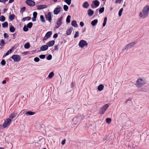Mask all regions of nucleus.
<instances>
[{
  "label": "nucleus",
  "mask_w": 149,
  "mask_h": 149,
  "mask_svg": "<svg viewBox=\"0 0 149 149\" xmlns=\"http://www.w3.org/2000/svg\"><path fill=\"white\" fill-rule=\"evenodd\" d=\"M136 86L138 87H141L143 85L142 79L141 78L138 79L136 81Z\"/></svg>",
  "instance_id": "39448f33"
},
{
  "label": "nucleus",
  "mask_w": 149,
  "mask_h": 149,
  "mask_svg": "<svg viewBox=\"0 0 149 149\" xmlns=\"http://www.w3.org/2000/svg\"><path fill=\"white\" fill-rule=\"evenodd\" d=\"M58 34L57 33H55L54 34L53 36V38H56L58 37Z\"/></svg>",
  "instance_id": "4d7b16f0"
},
{
  "label": "nucleus",
  "mask_w": 149,
  "mask_h": 149,
  "mask_svg": "<svg viewBox=\"0 0 149 149\" xmlns=\"http://www.w3.org/2000/svg\"><path fill=\"white\" fill-rule=\"evenodd\" d=\"M79 32L78 31L75 32V33L74 36V38H76L79 36Z\"/></svg>",
  "instance_id": "a19ab883"
},
{
  "label": "nucleus",
  "mask_w": 149,
  "mask_h": 149,
  "mask_svg": "<svg viewBox=\"0 0 149 149\" xmlns=\"http://www.w3.org/2000/svg\"><path fill=\"white\" fill-rule=\"evenodd\" d=\"M39 57L40 58L43 59L45 58V55L44 54H41L40 55Z\"/></svg>",
  "instance_id": "09e8293b"
},
{
  "label": "nucleus",
  "mask_w": 149,
  "mask_h": 149,
  "mask_svg": "<svg viewBox=\"0 0 149 149\" xmlns=\"http://www.w3.org/2000/svg\"><path fill=\"white\" fill-rule=\"evenodd\" d=\"M52 58V55L50 54L47 57V59L48 60H51Z\"/></svg>",
  "instance_id": "ea45409f"
},
{
  "label": "nucleus",
  "mask_w": 149,
  "mask_h": 149,
  "mask_svg": "<svg viewBox=\"0 0 149 149\" xmlns=\"http://www.w3.org/2000/svg\"><path fill=\"white\" fill-rule=\"evenodd\" d=\"M25 18H26V20L27 21H29L31 19V17L29 16H28L26 17H25Z\"/></svg>",
  "instance_id": "13d9d810"
},
{
  "label": "nucleus",
  "mask_w": 149,
  "mask_h": 149,
  "mask_svg": "<svg viewBox=\"0 0 149 149\" xmlns=\"http://www.w3.org/2000/svg\"><path fill=\"white\" fill-rule=\"evenodd\" d=\"M59 47V45H58L54 46V50H57Z\"/></svg>",
  "instance_id": "de8ad7c7"
},
{
  "label": "nucleus",
  "mask_w": 149,
  "mask_h": 149,
  "mask_svg": "<svg viewBox=\"0 0 149 149\" xmlns=\"http://www.w3.org/2000/svg\"><path fill=\"white\" fill-rule=\"evenodd\" d=\"M61 8L59 6H57L55 8L54 10V13L55 15H57L61 11Z\"/></svg>",
  "instance_id": "1a4fd4ad"
},
{
  "label": "nucleus",
  "mask_w": 149,
  "mask_h": 149,
  "mask_svg": "<svg viewBox=\"0 0 149 149\" xmlns=\"http://www.w3.org/2000/svg\"><path fill=\"white\" fill-rule=\"evenodd\" d=\"M17 115V113H16L14 112H13L12 113L10 116L9 118L11 119H13L16 117Z\"/></svg>",
  "instance_id": "412c9836"
},
{
  "label": "nucleus",
  "mask_w": 149,
  "mask_h": 149,
  "mask_svg": "<svg viewBox=\"0 0 149 149\" xmlns=\"http://www.w3.org/2000/svg\"><path fill=\"white\" fill-rule=\"evenodd\" d=\"M63 9L65 11H67L68 9V7L67 5H65L63 6Z\"/></svg>",
  "instance_id": "37998d69"
},
{
  "label": "nucleus",
  "mask_w": 149,
  "mask_h": 149,
  "mask_svg": "<svg viewBox=\"0 0 149 149\" xmlns=\"http://www.w3.org/2000/svg\"><path fill=\"white\" fill-rule=\"evenodd\" d=\"M47 5H37L36 7L38 10H41L47 8Z\"/></svg>",
  "instance_id": "f8f14e48"
},
{
  "label": "nucleus",
  "mask_w": 149,
  "mask_h": 149,
  "mask_svg": "<svg viewBox=\"0 0 149 149\" xmlns=\"http://www.w3.org/2000/svg\"><path fill=\"white\" fill-rule=\"evenodd\" d=\"M123 10V8H121L119 11L118 12V15L119 17L121 16L122 12Z\"/></svg>",
  "instance_id": "e433bc0d"
},
{
  "label": "nucleus",
  "mask_w": 149,
  "mask_h": 149,
  "mask_svg": "<svg viewBox=\"0 0 149 149\" xmlns=\"http://www.w3.org/2000/svg\"><path fill=\"white\" fill-rule=\"evenodd\" d=\"M63 19V17H61L57 21L56 23L57 24L55 26V28L56 29H58L61 25L63 24L62 21Z\"/></svg>",
  "instance_id": "20e7f679"
},
{
  "label": "nucleus",
  "mask_w": 149,
  "mask_h": 149,
  "mask_svg": "<svg viewBox=\"0 0 149 149\" xmlns=\"http://www.w3.org/2000/svg\"><path fill=\"white\" fill-rule=\"evenodd\" d=\"M11 122V120L10 118H7L5 120L3 125V127L5 128L8 127L10 125Z\"/></svg>",
  "instance_id": "7ed1b4c3"
},
{
  "label": "nucleus",
  "mask_w": 149,
  "mask_h": 149,
  "mask_svg": "<svg viewBox=\"0 0 149 149\" xmlns=\"http://www.w3.org/2000/svg\"><path fill=\"white\" fill-rule=\"evenodd\" d=\"M36 17L33 16L32 18V19L33 22H35L36 20Z\"/></svg>",
  "instance_id": "e2e57ef3"
},
{
  "label": "nucleus",
  "mask_w": 149,
  "mask_h": 149,
  "mask_svg": "<svg viewBox=\"0 0 149 149\" xmlns=\"http://www.w3.org/2000/svg\"><path fill=\"white\" fill-rule=\"evenodd\" d=\"M87 45L86 41L84 40H80L79 44V45L81 48L85 46H87Z\"/></svg>",
  "instance_id": "0eeeda50"
},
{
  "label": "nucleus",
  "mask_w": 149,
  "mask_h": 149,
  "mask_svg": "<svg viewBox=\"0 0 149 149\" xmlns=\"http://www.w3.org/2000/svg\"><path fill=\"white\" fill-rule=\"evenodd\" d=\"M98 22L97 19H95L92 21L91 22V24L93 26H96Z\"/></svg>",
  "instance_id": "aec40b11"
},
{
  "label": "nucleus",
  "mask_w": 149,
  "mask_h": 149,
  "mask_svg": "<svg viewBox=\"0 0 149 149\" xmlns=\"http://www.w3.org/2000/svg\"><path fill=\"white\" fill-rule=\"evenodd\" d=\"M126 116H127L126 114V113H121V114L120 115V116L121 117H126Z\"/></svg>",
  "instance_id": "603ef678"
},
{
  "label": "nucleus",
  "mask_w": 149,
  "mask_h": 149,
  "mask_svg": "<svg viewBox=\"0 0 149 149\" xmlns=\"http://www.w3.org/2000/svg\"><path fill=\"white\" fill-rule=\"evenodd\" d=\"M64 1L69 5L71 3V0H64Z\"/></svg>",
  "instance_id": "58836bf2"
},
{
  "label": "nucleus",
  "mask_w": 149,
  "mask_h": 149,
  "mask_svg": "<svg viewBox=\"0 0 149 149\" xmlns=\"http://www.w3.org/2000/svg\"><path fill=\"white\" fill-rule=\"evenodd\" d=\"M30 47V44L29 42H27L24 45V47L25 49H29Z\"/></svg>",
  "instance_id": "cd10ccee"
},
{
  "label": "nucleus",
  "mask_w": 149,
  "mask_h": 149,
  "mask_svg": "<svg viewBox=\"0 0 149 149\" xmlns=\"http://www.w3.org/2000/svg\"><path fill=\"white\" fill-rule=\"evenodd\" d=\"M28 28L26 25H25L23 28V31L25 32L29 30Z\"/></svg>",
  "instance_id": "72a5a7b5"
},
{
  "label": "nucleus",
  "mask_w": 149,
  "mask_h": 149,
  "mask_svg": "<svg viewBox=\"0 0 149 149\" xmlns=\"http://www.w3.org/2000/svg\"><path fill=\"white\" fill-rule=\"evenodd\" d=\"M89 6V4L87 1H85L82 5V7L85 8H87Z\"/></svg>",
  "instance_id": "dca6fc26"
},
{
  "label": "nucleus",
  "mask_w": 149,
  "mask_h": 149,
  "mask_svg": "<svg viewBox=\"0 0 149 149\" xmlns=\"http://www.w3.org/2000/svg\"><path fill=\"white\" fill-rule=\"evenodd\" d=\"M15 28L12 25L10 27V31L11 32H14L15 31Z\"/></svg>",
  "instance_id": "393cba45"
},
{
  "label": "nucleus",
  "mask_w": 149,
  "mask_h": 149,
  "mask_svg": "<svg viewBox=\"0 0 149 149\" xmlns=\"http://www.w3.org/2000/svg\"><path fill=\"white\" fill-rule=\"evenodd\" d=\"M48 46L47 45H43L40 47V49L42 51H45L48 49Z\"/></svg>",
  "instance_id": "ddd939ff"
},
{
  "label": "nucleus",
  "mask_w": 149,
  "mask_h": 149,
  "mask_svg": "<svg viewBox=\"0 0 149 149\" xmlns=\"http://www.w3.org/2000/svg\"><path fill=\"white\" fill-rule=\"evenodd\" d=\"M6 80H3L2 82V83L3 84H5L6 83Z\"/></svg>",
  "instance_id": "338daca9"
},
{
  "label": "nucleus",
  "mask_w": 149,
  "mask_h": 149,
  "mask_svg": "<svg viewBox=\"0 0 149 149\" xmlns=\"http://www.w3.org/2000/svg\"><path fill=\"white\" fill-rule=\"evenodd\" d=\"M40 60V59L38 57H37L35 58L34 59V61L35 62H39V61Z\"/></svg>",
  "instance_id": "49530a36"
},
{
  "label": "nucleus",
  "mask_w": 149,
  "mask_h": 149,
  "mask_svg": "<svg viewBox=\"0 0 149 149\" xmlns=\"http://www.w3.org/2000/svg\"><path fill=\"white\" fill-rule=\"evenodd\" d=\"M5 43L4 40L3 39L1 41V43L0 44L2 46L5 44Z\"/></svg>",
  "instance_id": "3c124183"
},
{
  "label": "nucleus",
  "mask_w": 149,
  "mask_h": 149,
  "mask_svg": "<svg viewBox=\"0 0 149 149\" xmlns=\"http://www.w3.org/2000/svg\"><path fill=\"white\" fill-rule=\"evenodd\" d=\"M122 0H116V3H120Z\"/></svg>",
  "instance_id": "5fc2aeb1"
},
{
  "label": "nucleus",
  "mask_w": 149,
  "mask_h": 149,
  "mask_svg": "<svg viewBox=\"0 0 149 149\" xmlns=\"http://www.w3.org/2000/svg\"><path fill=\"white\" fill-rule=\"evenodd\" d=\"M6 64V61L4 59L2 60L1 62V64L2 65H4Z\"/></svg>",
  "instance_id": "8fccbe9b"
},
{
  "label": "nucleus",
  "mask_w": 149,
  "mask_h": 149,
  "mask_svg": "<svg viewBox=\"0 0 149 149\" xmlns=\"http://www.w3.org/2000/svg\"><path fill=\"white\" fill-rule=\"evenodd\" d=\"M54 73L53 72H52L49 74L48 77L49 79H51L53 77V76H54Z\"/></svg>",
  "instance_id": "7c9ffc66"
},
{
  "label": "nucleus",
  "mask_w": 149,
  "mask_h": 149,
  "mask_svg": "<svg viewBox=\"0 0 149 149\" xmlns=\"http://www.w3.org/2000/svg\"><path fill=\"white\" fill-rule=\"evenodd\" d=\"M5 18L4 16L2 15L0 17V21L2 22H3L5 21Z\"/></svg>",
  "instance_id": "f704fd0d"
},
{
  "label": "nucleus",
  "mask_w": 149,
  "mask_h": 149,
  "mask_svg": "<svg viewBox=\"0 0 149 149\" xmlns=\"http://www.w3.org/2000/svg\"><path fill=\"white\" fill-rule=\"evenodd\" d=\"M12 50L11 49H9V50H8L7 52L6 53V54H4L3 56V58L7 56H8L9 55L10 53L12 52Z\"/></svg>",
  "instance_id": "a878e982"
},
{
  "label": "nucleus",
  "mask_w": 149,
  "mask_h": 149,
  "mask_svg": "<svg viewBox=\"0 0 149 149\" xmlns=\"http://www.w3.org/2000/svg\"><path fill=\"white\" fill-rule=\"evenodd\" d=\"M67 111L68 112H74V110L72 108H70L67 109Z\"/></svg>",
  "instance_id": "c03bdc74"
},
{
  "label": "nucleus",
  "mask_w": 149,
  "mask_h": 149,
  "mask_svg": "<svg viewBox=\"0 0 149 149\" xmlns=\"http://www.w3.org/2000/svg\"><path fill=\"white\" fill-rule=\"evenodd\" d=\"M26 19L25 18V17L23 18L22 19V22H24L26 21Z\"/></svg>",
  "instance_id": "774afa93"
},
{
  "label": "nucleus",
  "mask_w": 149,
  "mask_h": 149,
  "mask_svg": "<svg viewBox=\"0 0 149 149\" xmlns=\"http://www.w3.org/2000/svg\"><path fill=\"white\" fill-rule=\"evenodd\" d=\"M55 42V41L54 40H52L47 42V45L48 46V47H51L54 45Z\"/></svg>",
  "instance_id": "4468645a"
},
{
  "label": "nucleus",
  "mask_w": 149,
  "mask_h": 149,
  "mask_svg": "<svg viewBox=\"0 0 149 149\" xmlns=\"http://www.w3.org/2000/svg\"><path fill=\"white\" fill-rule=\"evenodd\" d=\"M65 143V139H63L61 142V143L62 145H64Z\"/></svg>",
  "instance_id": "052dcab7"
},
{
  "label": "nucleus",
  "mask_w": 149,
  "mask_h": 149,
  "mask_svg": "<svg viewBox=\"0 0 149 149\" xmlns=\"http://www.w3.org/2000/svg\"><path fill=\"white\" fill-rule=\"evenodd\" d=\"M71 18V16L70 15H68L66 19V22L67 23H69L70 22V18Z\"/></svg>",
  "instance_id": "c85d7f7f"
},
{
  "label": "nucleus",
  "mask_w": 149,
  "mask_h": 149,
  "mask_svg": "<svg viewBox=\"0 0 149 149\" xmlns=\"http://www.w3.org/2000/svg\"><path fill=\"white\" fill-rule=\"evenodd\" d=\"M51 13L49 12L47 14L45 15V17L47 20H48L50 22H51L52 20L51 17Z\"/></svg>",
  "instance_id": "6e6552de"
},
{
  "label": "nucleus",
  "mask_w": 149,
  "mask_h": 149,
  "mask_svg": "<svg viewBox=\"0 0 149 149\" xmlns=\"http://www.w3.org/2000/svg\"><path fill=\"white\" fill-rule=\"evenodd\" d=\"M149 13V6H145L142 11L139 14V16L142 18H145L147 17Z\"/></svg>",
  "instance_id": "f257e3e1"
},
{
  "label": "nucleus",
  "mask_w": 149,
  "mask_h": 149,
  "mask_svg": "<svg viewBox=\"0 0 149 149\" xmlns=\"http://www.w3.org/2000/svg\"><path fill=\"white\" fill-rule=\"evenodd\" d=\"M35 112L31 111H26L25 113L26 114L27 116L32 115L35 114Z\"/></svg>",
  "instance_id": "4be33fe9"
},
{
  "label": "nucleus",
  "mask_w": 149,
  "mask_h": 149,
  "mask_svg": "<svg viewBox=\"0 0 149 149\" xmlns=\"http://www.w3.org/2000/svg\"><path fill=\"white\" fill-rule=\"evenodd\" d=\"M33 25V23L31 22H30L28 23L26 26L29 28L30 29L32 27Z\"/></svg>",
  "instance_id": "473e14b6"
},
{
  "label": "nucleus",
  "mask_w": 149,
  "mask_h": 149,
  "mask_svg": "<svg viewBox=\"0 0 149 149\" xmlns=\"http://www.w3.org/2000/svg\"><path fill=\"white\" fill-rule=\"evenodd\" d=\"M48 39V38H47V37H45V36L44 37V38L43 39V41H44V40H46Z\"/></svg>",
  "instance_id": "69168bd1"
},
{
  "label": "nucleus",
  "mask_w": 149,
  "mask_h": 149,
  "mask_svg": "<svg viewBox=\"0 0 149 149\" xmlns=\"http://www.w3.org/2000/svg\"><path fill=\"white\" fill-rule=\"evenodd\" d=\"M136 44V42H135L130 43L126 45V48H131L134 47Z\"/></svg>",
  "instance_id": "9b49d317"
},
{
  "label": "nucleus",
  "mask_w": 149,
  "mask_h": 149,
  "mask_svg": "<svg viewBox=\"0 0 149 149\" xmlns=\"http://www.w3.org/2000/svg\"><path fill=\"white\" fill-rule=\"evenodd\" d=\"M11 58L14 60L15 62H19L21 60L20 56L17 54L13 55Z\"/></svg>",
  "instance_id": "423d86ee"
},
{
  "label": "nucleus",
  "mask_w": 149,
  "mask_h": 149,
  "mask_svg": "<svg viewBox=\"0 0 149 149\" xmlns=\"http://www.w3.org/2000/svg\"><path fill=\"white\" fill-rule=\"evenodd\" d=\"M109 107L108 104H107L103 105L100 109L99 113L101 115L103 114Z\"/></svg>",
  "instance_id": "f03ea898"
},
{
  "label": "nucleus",
  "mask_w": 149,
  "mask_h": 149,
  "mask_svg": "<svg viewBox=\"0 0 149 149\" xmlns=\"http://www.w3.org/2000/svg\"><path fill=\"white\" fill-rule=\"evenodd\" d=\"M15 17V15L14 14L10 15L9 16V19L10 21L13 20Z\"/></svg>",
  "instance_id": "bb28decb"
},
{
  "label": "nucleus",
  "mask_w": 149,
  "mask_h": 149,
  "mask_svg": "<svg viewBox=\"0 0 149 149\" xmlns=\"http://www.w3.org/2000/svg\"><path fill=\"white\" fill-rule=\"evenodd\" d=\"M71 24L72 26L74 27H77V24L76 21L75 20H73L72 21Z\"/></svg>",
  "instance_id": "b1692460"
},
{
  "label": "nucleus",
  "mask_w": 149,
  "mask_h": 149,
  "mask_svg": "<svg viewBox=\"0 0 149 149\" xmlns=\"http://www.w3.org/2000/svg\"><path fill=\"white\" fill-rule=\"evenodd\" d=\"M26 3L29 6H34L35 5V2L31 0H26Z\"/></svg>",
  "instance_id": "9d476101"
},
{
  "label": "nucleus",
  "mask_w": 149,
  "mask_h": 149,
  "mask_svg": "<svg viewBox=\"0 0 149 149\" xmlns=\"http://www.w3.org/2000/svg\"><path fill=\"white\" fill-rule=\"evenodd\" d=\"M48 39V38H47V37H45V36L44 37V38L43 39V41H44V40H46Z\"/></svg>",
  "instance_id": "0e129e2a"
},
{
  "label": "nucleus",
  "mask_w": 149,
  "mask_h": 149,
  "mask_svg": "<svg viewBox=\"0 0 149 149\" xmlns=\"http://www.w3.org/2000/svg\"><path fill=\"white\" fill-rule=\"evenodd\" d=\"M4 37L5 38H8L9 36L7 33H5L4 34Z\"/></svg>",
  "instance_id": "6e6d98bb"
},
{
  "label": "nucleus",
  "mask_w": 149,
  "mask_h": 149,
  "mask_svg": "<svg viewBox=\"0 0 149 149\" xmlns=\"http://www.w3.org/2000/svg\"><path fill=\"white\" fill-rule=\"evenodd\" d=\"M107 18L106 17H105L104 18V22H103V25H102V26L103 27L105 26L106 25V22H107Z\"/></svg>",
  "instance_id": "2f4dec72"
},
{
  "label": "nucleus",
  "mask_w": 149,
  "mask_h": 149,
  "mask_svg": "<svg viewBox=\"0 0 149 149\" xmlns=\"http://www.w3.org/2000/svg\"><path fill=\"white\" fill-rule=\"evenodd\" d=\"M73 29V28L72 27H70L66 31V34L67 35H70L72 32V30Z\"/></svg>",
  "instance_id": "a211bd4d"
},
{
  "label": "nucleus",
  "mask_w": 149,
  "mask_h": 149,
  "mask_svg": "<svg viewBox=\"0 0 149 149\" xmlns=\"http://www.w3.org/2000/svg\"><path fill=\"white\" fill-rule=\"evenodd\" d=\"M94 13V11L91 9H89L88 10V13L89 16H92Z\"/></svg>",
  "instance_id": "6ab92c4d"
},
{
  "label": "nucleus",
  "mask_w": 149,
  "mask_h": 149,
  "mask_svg": "<svg viewBox=\"0 0 149 149\" xmlns=\"http://www.w3.org/2000/svg\"><path fill=\"white\" fill-rule=\"evenodd\" d=\"M104 10V8L102 7L100 8L99 10V13H103Z\"/></svg>",
  "instance_id": "4c0bfd02"
},
{
  "label": "nucleus",
  "mask_w": 149,
  "mask_h": 149,
  "mask_svg": "<svg viewBox=\"0 0 149 149\" xmlns=\"http://www.w3.org/2000/svg\"><path fill=\"white\" fill-rule=\"evenodd\" d=\"M79 24H80V25L81 26V27H83L84 26V23L83 22H80V23H79Z\"/></svg>",
  "instance_id": "bf43d9fd"
},
{
  "label": "nucleus",
  "mask_w": 149,
  "mask_h": 149,
  "mask_svg": "<svg viewBox=\"0 0 149 149\" xmlns=\"http://www.w3.org/2000/svg\"><path fill=\"white\" fill-rule=\"evenodd\" d=\"M37 13L36 12H34L33 13V16L35 17H37Z\"/></svg>",
  "instance_id": "680f3d73"
},
{
  "label": "nucleus",
  "mask_w": 149,
  "mask_h": 149,
  "mask_svg": "<svg viewBox=\"0 0 149 149\" xmlns=\"http://www.w3.org/2000/svg\"><path fill=\"white\" fill-rule=\"evenodd\" d=\"M93 3L94 4L95 7H98L99 6L100 3V2L97 0L93 1Z\"/></svg>",
  "instance_id": "2eb2a0df"
},
{
  "label": "nucleus",
  "mask_w": 149,
  "mask_h": 149,
  "mask_svg": "<svg viewBox=\"0 0 149 149\" xmlns=\"http://www.w3.org/2000/svg\"><path fill=\"white\" fill-rule=\"evenodd\" d=\"M17 35V33L15 32L13 34V38L15 39L16 38V36Z\"/></svg>",
  "instance_id": "864d4df0"
},
{
  "label": "nucleus",
  "mask_w": 149,
  "mask_h": 149,
  "mask_svg": "<svg viewBox=\"0 0 149 149\" xmlns=\"http://www.w3.org/2000/svg\"><path fill=\"white\" fill-rule=\"evenodd\" d=\"M111 119L110 118H107L106 119V122L108 124L111 121Z\"/></svg>",
  "instance_id": "79ce46f5"
},
{
  "label": "nucleus",
  "mask_w": 149,
  "mask_h": 149,
  "mask_svg": "<svg viewBox=\"0 0 149 149\" xmlns=\"http://www.w3.org/2000/svg\"><path fill=\"white\" fill-rule=\"evenodd\" d=\"M26 9V8L25 7H23L22 8H21L20 10V12L21 13H23L25 10Z\"/></svg>",
  "instance_id": "a18cd8bd"
},
{
  "label": "nucleus",
  "mask_w": 149,
  "mask_h": 149,
  "mask_svg": "<svg viewBox=\"0 0 149 149\" xmlns=\"http://www.w3.org/2000/svg\"><path fill=\"white\" fill-rule=\"evenodd\" d=\"M40 20L42 22H45V20L43 16L42 15H41L40 17Z\"/></svg>",
  "instance_id": "c9c22d12"
},
{
  "label": "nucleus",
  "mask_w": 149,
  "mask_h": 149,
  "mask_svg": "<svg viewBox=\"0 0 149 149\" xmlns=\"http://www.w3.org/2000/svg\"><path fill=\"white\" fill-rule=\"evenodd\" d=\"M104 88V86L102 84L100 85L97 87V89L99 91H102Z\"/></svg>",
  "instance_id": "5701e85b"
},
{
  "label": "nucleus",
  "mask_w": 149,
  "mask_h": 149,
  "mask_svg": "<svg viewBox=\"0 0 149 149\" xmlns=\"http://www.w3.org/2000/svg\"><path fill=\"white\" fill-rule=\"evenodd\" d=\"M52 34V31H49L47 32L45 34V37H47V38H49L50 37Z\"/></svg>",
  "instance_id": "f3484780"
},
{
  "label": "nucleus",
  "mask_w": 149,
  "mask_h": 149,
  "mask_svg": "<svg viewBox=\"0 0 149 149\" xmlns=\"http://www.w3.org/2000/svg\"><path fill=\"white\" fill-rule=\"evenodd\" d=\"M2 27L3 28L7 27L8 26V23L6 22H5L4 23L2 24Z\"/></svg>",
  "instance_id": "c756f323"
}]
</instances>
